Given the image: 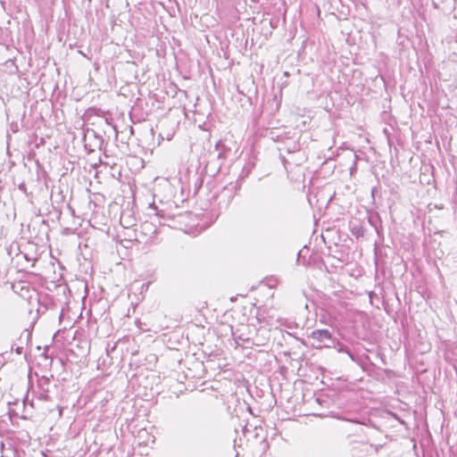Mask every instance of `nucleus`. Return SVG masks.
<instances>
[{
    "label": "nucleus",
    "mask_w": 457,
    "mask_h": 457,
    "mask_svg": "<svg viewBox=\"0 0 457 457\" xmlns=\"http://www.w3.org/2000/svg\"><path fill=\"white\" fill-rule=\"evenodd\" d=\"M38 398L40 400L48 401L49 400V395H47V393H42V394L39 395Z\"/></svg>",
    "instance_id": "obj_3"
},
{
    "label": "nucleus",
    "mask_w": 457,
    "mask_h": 457,
    "mask_svg": "<svg viewBox=\"0 0 457 457\" xmlns=\"http://www.w3.org/2000/svg\"><path fill=\"white\" fill-rule=\"evenodd\" d=\"M279 159H280L281 162L283 163L285 169H287V164L288 163V162L286 159V157L284 155L280 154Z\"/></svg>",
    "instance_id": "obj_4"
},
{
    "label": "nucleus",
    "mask_w": 457,
    "mask_h": 457,
    "mask_svg": "<svg viewBox=\"0 0 457 457\" xmlns=\"http://www.w3.org/2000/svg\"><path fill=\"white\" fill-rule=\"evenodd\" d=\"M17 353H21V349L20 348H17Z\"/></svg>",
    "instance_id": "obj_7"
},
{
    "label": "nucleus",
    "mask_w": 457,
    "mask_h": 457,
    "mask_svg": "<svg viewBox=\"0 0 457 457\" xmlns=\"http://www.w3.org/2000/svg\"><path fill=\"white\" fill-rule=\"evenodd\" d=\"M298 150H299V146H298V145H294V147H293L292 149H289V148H288V149H287V152H288V153H294V152L298 151Z\"/></svg>",
    "instance_id": "obj_5"
},
{
    "label": "nucleus",
    "mask_w": 457,
    "mask_h": 457,
    "mask_svg": "<svg viewBox=\"0 0 457 457\" xmlns=\"http://www.w3.org/2000/svg\"><path fill=\"white\" fill-rule=\"evenodd\" d=\"M149 208L154 210L155 212L154 214L162 219H172L173 216L170 215L169 213H167L164 210H159L155 205L154 204H152L149 205Z\"/></svg>",
    "instance_id": "obj_2"
},
{
    "label": "nucleus",
    "mask_w": 457,
    "mask_h": 457,
    "mask_svg": "<svg viewBox=\"0 0 457 457\" xmlns=\"http://www.w3.org/2000/svg\"><path fill=\"white\" fill-rule=\"evenodd\" d=\"M312 340V345L316 349L328 346L332 342V334L328 329H315L308 336Z\"/></svg>",
    "instance_id": "obj_1"
},
{
    "label": "nucleus",
    "mask_w": 457,
    "mask_h": 457,
    "mask_svg": "<svg viewBox=\"0 0 457 457\" xmlns=\"http://www.w3.org/2000/svg\"><path fill=\"white\" fill-rule=\"evenodd\" d=\"M353 234H355L356 236H360V235H361V234L360 233V231H359V230H356V232H355V231L353 229Z\"/></svg>",
    "instance_id": "obj_6"
}]
</instances>
